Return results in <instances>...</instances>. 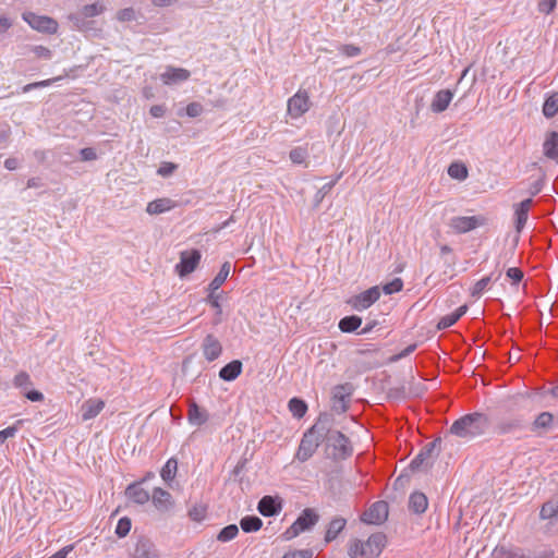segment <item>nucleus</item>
<instances>
[{
    "label": "nucleus",
    "instance_id": "1",
    "mask_svg": "<svg viewBox=\"0 0 558 558\" xmlns=\"http://www.w3.org/2000/svg\"><path fill=\"white\" fill-rule=\"evenodd\" d=\"M490 426L489 417L481 412L465 414L450 426V433L461 438H475L484 435Z\"/></svg>",
    "mask_w": 558,
    "mask_h": 558
},
{
    "label": "nucleus",
    "instance_id": "2",
    "mask_svg": "<svg viewBox=\"0 0 558 558\" xmlns=\"http://www.w3.org/2000/svg\"><path fill=\"white\" fill-rule=\"evenodd\" d=\"M386 543L385 534L375 533L366 541L352 539L348 547V554L351 558H376L381 554Z\"/></svg>",
    "mask_w": 558,
    "mask_h": 558
},
{
    "label": "nucleus",
    "instance_id": "3",
    "mask_svg": "<svg viewBox=\"0 0 558 558\" xmlns=\"http://www.w3.org/2000/svg\"><path fill=\"white\" fill-rule=\"evenodd\" d=\"M324 434L325 425L322 421H318L303 435L295 458L300 462H305L312 458L322 441H324Z\"/></svg>",
    "mask_w": 558,
    "mask_h": 558
},
{
    "label": "nucleus",
    "instance_id": "4",
    "mask_svg": "<svg viewBox=\"0 0 558 558\" xmlns=\"http://www.w3.org/2000/svg\"><path fill=\"white\" fill-rule=\"evenodd\" d=\"M324 440H326L327 447L332 448L333 459H345L353 452L350 439L339 430L325 426Z\"/></svg>",
    "mask_w": 558,
    "mask_h": 558
},
{
    "label": "nucleus",
    "instance_id": "5",
    "mask_svg": "<svg viewBox=\"0 0 558 558\" xmlns=\"http://www.w3.org/2000/svg\"><path fill=\"white\" fill-rule=\"evenodd\" d=\"M319 520L318 513L312 509L306 508L293 522V524L283 533L286 539H292L301 533L312 529Z\"/></svg>",
    "mask_w": 558,
    "mask_h": 558
},
{
    "label": "nucleus",
    "instance_id": "6",
    "mask_svg": "<svg viewBox=\"0 0 558 558\" xmlns=\"http://www.w3.org/2000/svg\"><path fill=\"white\" fill-rule=\"evenodd\" d=\"M22 17L33 29L39 33L52 35L58 32L59 24L50 16L24 12Z\"/></svg>",
    "mask_w": 558,
    "mask_h": 558
},
{
    "label": "nucleus",
    "instance_id": "7",
    "mask_svg": "<svg viewBox=\"0 0 558 558\" xmlns=\"http://www.w3.org/2000/svg\"><path fill=\"white\" fill-rule=\"evenodd\" d=\"M381 290L378 286H374L359 294L348 299L347 304L354 311L362 312L371 307L380 298Z\"/></svg>",
    "mask_w": 558,
    "mask_h": 558
},
{
    "label": "nucleus",
    "instance_id": "8",
    "mask_svg": "<svg viewBox=\"0 0 558 558\" xmlns=\"http://www.w3.org/2000/svg\"><path fill=\"white\" fill-rule=\"evenodd\" d=\"M311 105L307 90L299 89L288 99L287 112L292 119H299L310 110Z\"/></svg>",
    "mask_w": 558,
    "mask_h": 558
},
{
    "label": "nucleus",
    "instance_id": "9",
    "mask_svg": "<svg viewBox=\"0 0 558 558\" xmlns=\"http://www.w3.org/2000/svg\"><path fill=\"white\" fill-rule=\"evenodd\" d=\"M105 9V5L100 2L86 4L82 8L80 12L69 14L68 19L73 23V26L76 29L83 31L86 26L85 20L87 17L100 15L101 13H104Z\"/></svg>",
    "mask_w": 558,
    "mask_h": 558
},
{
    "label": "nucleus",
    "instance_id": "10",
    "mask_svg": "<svg viewBox=\"0 0 558 558\" xmlns=\"http://www.w3.org/2000/svg\"><path fill=\"white\" fill-rule=\"evenodd\" d=\"M440 444V438H437L427 444L410 462V469L412 471H417L421 470L424 465L432 464L433 459L438 454Z\"/></svg>",
    "mask_w": 558,
    "mask_h": 558
},
{
    "label": "nucleus",
    "instance_id": "11",
    "mask_svg": "<svg viewBox=\"0 0 558 558\" xmlns=\"http://www.w3.org/2000/svg\"><path fill=\"white\" fill-rule=\"evenodd\" d=\"M486 223L483 216H457L450 219L449 226L457 233H466Z\"/></svg>",
    "mask_w": 558,
    "mask_h": 558
},
{
    "label": "nucleus",
    "instance_id": "12",
    "mask_svg": "<svg viewBox=\"0 0 558 558\" xmlns=\"http://www.w3.org/2000/svg\"><path fill=\"white\" fill-rule=\"evenodd\" d=\"M493 558H550L546 553L535 554L514 546H496Z\"/></svg>",
    "mask_w": 558,
    "mask_h": 558
},
{
    "label": "nucleus",
    "instance_id": "13",
    "mask_svg": "<svg viewBox=\"0 0 558 558\" xmlns=\"http://www.w3.org/2000/svg\"><path fill=\"white\" fill-rule=\"evenodd\" d=\"M389 507L386 501H376L362 515L367 524H381L388 518Z\"/></svg>",
    "mask_w": 558,
    "mask_h": 558
},
{
    "label": "nucleus",
    "instance_id": "14",
    "mask_svg": "<svg viewBox=\"0 0 558 558\" xmlns=\"http://www.w3.org/2000/svg\"><path fill=\"white\" fill-rule=\"evenodd\" d=\"M201 260V253L197 250L181 253L180 263L175 270L180 277H185L193 272Z\"/></svg>",
    "mask_w": 558,
    "mask_h": 558
},
{
    "label": "nucleus",
    "instance_id": "15",
    "mask_svg": "<svg viewBox=\"0 0 558 558\" xmlns=\"http://www.w3.org/2000/svg\"><path fill=\"white\" fill-rule=\"evenodd\" d=\"M150 498L156 510L161 513L169 512L174 507V499L172 495L161 487H155Z\"/></svg>",
    "mask_w": 558,
    "mask_h": 558
},
{
    "label": "nucleus",
    "instance_id": "16",
    "mask_svg": "<svg viewBox=\"0 0 558 558\" xmlns=\"http://www.w3.org/2000/svg\"><path fill=\"white\" fill-rule=\"evenodd\" d=\"M210 414L207 409L201 407L195 400H189L186 418L190 425L201 427L208 422Z\"/></svg>",
    "mask_w": 558,
    "mask_h": 558
},
{
    "label": "nucleus",
    "instance_id": "17",
    "mask_svg": "<svg viewBox=\"0 0 558 558\" xmlns=\"http://www.w3.org/2000/svg\"><path fill=\"white\" fill-rule=\"evenodd\" d=\"M203 354L208 362H214L222 353V345L214 335H207L202 343Z\"/></svg>",
    "mask_w": 558,
    "mask_h": 558
},
{
    "label": "nucleus",
    "instance_id": "18",
    "mask_svg": "<svg viewBox=\"0 0 558 558\" xmlns=\"http://www.w3.org/2000/svg\"><path fill=\"white\" fill-rule=\"evenodd\" d=\"M282 509V501L279 497L264 496L257 505V510L264 517H274Z\"/></svg>",
    "mask_w": 558,
    "mask_h": 558
},
{
    "label": "nucleus",
    "instance_id": "19",
    "mask_svg": "<svg viewBox=\"0 0 558 558\" xmlns=\"http://www.w3.org/2000/svg\"><path fill=\"white\" fill-rule=\"evenodd\" d=\"M105 408V401L98 398H89L81 405L82 421L95 418Z\"/></svg>",
    "mask_w": 558,
    "mask_h": 558
},
{
    "label": "nucleus",
    "instance_id": "20",
    "mask_svg": "<svg viewBox=\"0 0 558 558\" xmlns=\"http://www.w3.org/2000/svg\"><path fill=\"white\" fill-rule=\"evenodd\" d=\"M125 497L130 501L141 506L147 504L150 499L149 493L142 487V482H134L128 485L125 488Z\"/></svg>",
    "mask_w": 558,
    "mask_h": 558
},
{
    "label": "nucleus",
    "instance_id": "21",
    "mask_svg": "<svg viewBox=\"0 0 558 558\" xmlns=\"http://www.w3.org/2000/svg\"><path fill=\"white\" fill-rule=\"evenodd\" d=\"M190 72L183 68L167 66L160 74V80L165 85H174L189 80Z\"/></svg>",
    "mask_w": 558,
    "mask_h": 558
},
{
    "label": "nucleus",
    "instance_id": "22",
    "mask_svg": "<svg viewBox=\"0 0 558 558\" xmlns=\"http://www.w3.org/2000/svg\"><path fill=\"white\" fill-rule=\"evenodd\" d=\"M533 204V199L526 198L518 204L513 205L514 217H515V230L517 232H521L525 227V223L529 218V211Z\"/></svg>",
    "mask_w": 558,
    "mask_h": 558
},
{
    "label": "nucleus",
    "instance_id": "23",
    "mask_svg": "<svg viewBox=\"0 0 558 558\" xmlns=\"http://www.w3.org/2000/svg\"><path fill=\"white\" fill-rule=\"evenodd\" d=\"M350 395L351 390L348 385L336 386L332 395L333 409L338 412H345Z\"/></svg>",
    "mask_w": 558,
    "mask_h": 558
},
{
    "label": "nucleus",
    "instance_id": "24",
    "mask_svg": "<svg viewBox=\"0 0 558 558\" xmlns=\"http://www.w3.org/2000/svg\"><path fill=\"white\" fill-rule=\"evenodd\" d=\"M134 558H160L155 545L147 538H140L134 548Z\"/></svg>",
    "mask_w": 558,
    "mask_h": 558
},
{
    "label": "nucleus",
    "instance_id": "25",
    "mask_svg": "<svg viewBox=\"0 0 558 558\" xmlns=\"http://www.w3.org/2000/svg\"><path fill=\"white\" fill-rule=\"evenodd\" d=\"M543 153L546 158L558 162V132L550 131L546 134Z\"/></svg>",
    "mask_w": 558,
    "mask_h": 558
},
{
    "label": "nucleus",
    "instance_id": "26",
    "mask_svg": "<svg viewBox=\"0 0 558 558\" xmlns=\"http://www.w3.org/2000/svg\"><path fill=\"white\" fill-rule=\"evenodd\" d=\"M453 98V93L450 89H441L437 92L430 104V109L435 113L445 111Z\"/></svg>",
    "mask_w": 558,
    "mask_h": 558
},
{
    "label": "nucleus",
    "instance_id": "27",
    "mask_svg": "<svg viewBox=\"0 0 558 558\" xmlns=\"http://www.w3.org/2000/svg\"><path fill=\"white\" fill-rule=\"evenodd\" d=\"M175 207V202L171 198H157L147 204L146 211L149 215H159Z\"/></svg>",
    "mask_w": 558,
    "mask_h": 558
},
{
    "label": "nucleus",
    "instance_id": "28",
    "mask_svg": "<svg viewBox=\"0 0 558 558\" xmlns=\"http://www.w3.org/2000/svg\"><path fill=\"white\" fill-rule=\"evenodd\" d=\"M522 428L521 420L519 418H504L500 420L494 427L497 435L513 434Z\"/></svg>",
    "mask_w": 558,
    "mask_h": 558
},
{
    "label": "nucleus",
    "instance_id": "29",
    "mask_svg": "<svg viewBox=\"0 0 558 558\" xmlns=\"http://www.w3.org/2000/svg\"><path fill=\"white\" fill-rule=\"evenodd\" d=\"M242 372V362L233 360L219 371V377L225 381L236 379Z\"/></svg>",
    "mask_w": 558,
    "mask_h": 558
},
{
    "label": "nucleus",
    "instance_id": "30",
    "mask_svg": "<svg viewBox=\"0 0 558 558\" xmlns=\"http://www.w3.org/2000/svg\"><path fill=\"white\" fill-rule=\"evenodd\" d=\"M428 506V500L425 494L421 492H415L410 495L409 498V509L416 513L422 514L426 511Z\"/></svg>",
    "mask_w": 558,
    "mask_h": 558
},
{
    "label": "nucleus",
    "instance_id": "31",
    "mask_svg": "<svg viewBox=\"0 0 558 558\" xmlns=\"http://www.w3.org/2000/svg\"><path fill=\"white\" fill-rule=\"evenodd\" d=\"M466 311L468 306L462 305L459 308H457L453 313L445 315L439 319L437 328L439 330H442L453 326L460 319V317H462L466 313Z\"/></svg>",
    "mask_w": 558,
    "mask_h": 558
},
{
    "label": "nucleus",
    "instance_id": "32",
    "mask_svg": "<svg viewBox=\"0 0 558 558\" xmlns=\"http://www.w3.org/2000/svg\"><path fill=\"white\" fill-rule=\"evenodd\" d=\"M347 521L343 518H335L332 519L327 527L325 541L326 543H330L337 538V536L341 533V531L345 527Z\"/></svg>",
    "mask_w": 558,
    "mask_h": 558
},
{
    "label": "nucleus",
    "instance_id": "33",
    "mask_svg": "<svg viewBox=\"0 0 558 558\" xmlns=\"http://www.w3.org/2000/svg\"><path fill=\"white\" fill-rule=\"evenodd\" d=\"M362 325V318L356 315L345 316L339 320L338 327L342 332H354Z\"/></svg>",
    "mask_w": 558,
    "mask_h": 558
},
{
    "label": "nucleus",
    "instance_id": "34",
    "mask_svg": "<svg viewBox=\"0 0 558 558\" xmlns=\"http://www.w3.org/2000/svg\"><path fill=\"white\" fill-rule=\"evenodd\" d=\"M230 268L231 266L229 262L221 265L219 272L208 284V291H217L223 284L230 274Z\"/></svg>",
    "mask_w": 558,
    "mask_h": 558
},
{
    "label": "nucleus",
    "instance_id": "35",
    "mask_svg": "<svg viewBox=\"0 0 558 558\" xmlns=\"http://www.w3.org/2000/svg\"><path fill=\"white\" fill-rule=\"evenodd\" d=\"M262 525L263 521L256 515H246L240 521V526L245 533L257 532Z\"/></svg>",
    "mask_w": 558,
    "mask_h": 558
},
{
    "label": "nucleus",
    "instance_id": "36",
    "mask_svg": "<svg viewBox=\"0 0 558 558\" xmlns=\"http://www.w3.org/2000/svg\"><path fill=\"white\" fill-rule=\"evenodd\" d=\"M558 112V93H554L545 99L543 105V114L546 118H553Z\"/></svg>",
    "mask_w": 558,
    "mask_h": 558
},
{
    "label": "nucleus",
    "instance_id": "37",
    "mask_svg": "<svg viewBox=\"0 0 558 558\" xmlns=\"http://www.w3.org/2000/svg\"><path fill=\"white\" fill-rule=\"evenodd\" d=\"M288 408L292 415L296 418L303 417L307 411L306 402L299 398L290 399Z\"/></svg>",
    "mask_w": 558,
    "mask_h": 558
},
{
    "label": "nucleus",
    "instance_id": "38",
    "mask_svg": "<svg viewBox=\"0 0 558 558\" xmlns=\"http://www.w3.org/2000/svg\"><path fill=\"white\" fill-rule=\"evenodd\" d=\"M178 470V462L174 458H170L160 471L161 478L169 483L175 477V473Z\"/></svg>",
    "mask_w": 558,
    "mask_h": 558
},
{
    "label": "nucleus",
    "instance_id": "39",
    "mask_svg": "<svg viewBox=\"0 0 558 558\" xmlns=\"http://www.w3.org/2000/svg\"><path fill=\"white\" fill-rule=\"evenodd\" d=\"M539 517L543 520L558 518V501L549 500L545 502L539 511Z\"/></svg>",
    "mask_w": 558,
    "mask_h": 558
},
{
    "label": "nucleus",
    "instance_id": "40",
    "mask_svg": "<svg viewBox=\"0 0 558 558\" xmlns=\"http://www.w3.org/2000/svg\"><path fill=\"white\" fill-rule=\"evenodd\" d=\"M187 514L192 521L202 522L207 515V506L202 502L195 504L189 509Z\"/></svg>",
    "mask_w": 558,
    "mask_h": 558
},
{
    "label": "nucleus",
    "instance_id": "41",
    "mask_svg": "<svg viewBox=\"0 0 558 558\" xmlns=\"http://www.w3.org/2000/svg\"><path fill=\"white\" fill-rule=\"evenodd\" d=\"M554 416L549 412H542L533 423V430L548 429L553 423Z\"/></svg>",
    "mask_w": 558,
    "mask_h": 558
},
{
    "label": "nucleus",
    "instance_id": "42",
    "mask_svg": "<svg viewBox=\"0 0 558 558\" xmlns=\"http://www.w3.org/2000/svg\"><path fill=\"white\" fill-rule=\"evenodd\" d=\"M492 282V276H486L476 281L473 287L471 288V296L478 299L482 296L484 291L487 289L489 283Z\"/></svg>",
    "mask_w": 558,
    "mask_h": 558
},
{
    "label": "nucleus",
    "instance_id": "43",
    "mask_svg": "<svg viewBox=\"0 0 558 558\" xmlns=\"http://www.w3.org/2000/svg\"><path fill=\"white\" fill-rule=\"evenodd\" d=\"M238 533L239 527L235 524H229L221 529L217 535V539L222 543L230 542L236 537Z\"/></svg>",
    "mask_w": 558,
    "mask_h": 558
},
{
    "label": "nucleus",
    "instance_id": "44",
    "mask_svg": "<svg viewBox=\"0 0 558 558\" xmlns=\"http://www.w3.org/2000/svg\"><path fill=\"white\" fill-rule=\"evenodd\" d=\"M448 174L452 179L464 180L468 177V169L463 163H451L448 168Z\"/></svg>",
    "mask_w": 558,
    "mask_h": 558
},
{
    "label": "nucleus",
    "instance_id": "45",
    "mask_svg": "<svg viewBox=\"0 0 558 558\" xmlns=\"http://www.w3.org/2000/svg\"><path fill=\"white\" fill-rule=\"evenodd\" d=\"M289 157L293 163L302 165L307 158V150L304 147H295L290 151Z\"/></svg>",
    "mask_w": 558,
    "mask_h": 558
},
{
    "label": "nucleus",
    "instance_id": "46",
    "mask_svg": "<svg viewBox=\"0 0 558 558\" xmlns=\"http://www.w3.org/2000/svg\"><path fill=\"white\" fill-rule=\"evenodd\" d=\"M131 525V520L128 517H123L118 521L114 532L119 537H125L130 533Z\"/></svg>",
    "mask_w": 558,
    "mask_h": 558
},
{
    "label": "nucleus",
    "instance_id": "47",
    "mask_svg": "<svg viewBox=\"0 0 558 558\" xmlns=\"http://www.w3.org/2000/svg\"><path fill=\"white\" fill-rule=\"evenodd\" d=\"M403 288V281L402 279L400 278H395L393 280H391L390 282L386 283L383 286V292L385 294H393V293H397L399 291H401Z\"/></svg>",
    "mask_w": 558,
    "mask_h": 558
},
{
    "label": "nucleus",
    "instance_id": "48",
    "mask_svg": "<svg viewBox=\"0 0 558 558\" xmlns=\"http://www.w3.org/2000/svg\"><path fill=\"white\" fill-rule=\"evenodd\" d=\"M13 384L16 388L25 389L32 385V381L29 375L26 372H20L14 376Z\"/></svg>",
    "mask_w": 558,
    "mask_h": 558
},
{
    "label": "nucleus",
    "instance_id": "49",
    "mask_svg": "<svg viewBox=\"0 0 558 558\" xmlns=\"http://www.w3.org/2000/svg\"><path fill=\"white\" fill-rule=\"evenodd\" d=\"M178 169V165L165 161L157 170V174L163 178L171 175Z\"/></svg>",
    "mask_w": 558,
    "mask_h": 558
},
{
    "label": "nucleus",
    "instance_id": "50",
    "mask_svg": "<svg viewBox=\"0 0 558 558\" xmlns=\"http://www.w3.org/2000/svg\"><path fill=\"white\" fill-rule=\"evenodd\" d=\"M339 51L341 54H343L345 57L353 58V57H357L361 53V48L355 45L348 44V45H341L339 47Z\"/></svg>",
    "mask_w": 558,
    "mask_h": 558
},
{
    "label": "nucleus",
    "instance_id": "51",
    "mask_svg": "<svg viewBox=\"0 0 558 558\" xmlns=\"http://www.w3.org/2000/svg\"><path fill=\"white\" fill-rule=\"evenodd\" d=\"M32 51L37 58L49 60L52 57V52L49 48L38 45L32 48Z\"/></svg>",
    "mask_w": 558,
    "mask_h": 558
},
{
    "label": "nucleus",
    "instance_id": "52",
    "mask_svg": "<svg viewBox=\"0 0 558 558\" xmlns=\"http://www.w3.org/2000/svg\"><path fill=\"white\" fill-rule=\"evenodd\" d=\"M203 106L199 102H191L186 106V114L191 118H196L203 113Z\"/></svg>",
    "mask_w": 558,
    "mask_h": 558
},
{
    "label": "nucleus",
    "instance_id": "53",
    "mask_svg": "<svg viewBox=\"0 0 558 558\" xmlns=\"http://www.w3.org/2000/svg\"><path fill=\"white\" fill-rule=\"evenodd\" d=\"M117 19L120 22H130L135 19V11L132 8H125L118 12Z\"/></svg>",
    "mask_w": 558,
    "mask_h": 558
},
{
    "label": "nucleus",
    "instance_id": "54",
    "mask_svg": "<svg viewBox=\"0 0 558 558\" xmlns=\"http://www.w3.org/2000/svg\"><path fill=\"white\" fill-rule=\"evenodd\" d=\"M557 0H541L538 2V11L541 13L549 14L556 8Z\"/></svg>",
    "mask_w": 558,
    "mask_h": 558
},
{
    "label": "nucleus",
    "instance_id": "55",
    "mask_svg": "<svg viewBox=\"0 0 558 558\" xmlns=\"http://www.w3.org/2000/svg\"><path fill=\"white\" fill-rule=\"evenodd\" d=\"M206 302L210 304V306L216 308L218 312H221L220 293H217V291H209Z\"/></svg>",
    "mask_w": 558,
    "mask_h": 558
},
{
    "label": "nucleus",
    "instance_id": "56",
    "mask_svg": "<svg viewBox=\"0 0 558 558\" xmlns=\"http://www.w3.org/2000/svg\"><path fill=\"white\" fill-rule=\"evenodd\" d=\"M19 428L15 425L8 426L0 430V444H3L8 438L14 437Z\"/></svg>",
    "mask_w": 558,
    "mask_h": 558
},
{
    "label": "nucleus",
    "instance_id": "57",
    "mask_svg": "<svg viewBox=\"0 0 558 558\" xmlns=\"http://www.w3.org/2000/svg\"><path fill=\"white\" fill-rule=\"evenodd\" d=\"M507 277L510 278L513 283H519L523 278V272L517 267H511L506 272Z\"/></svg>",
    "mask_w": 558,
    "mask_h": 558
},
{
    "label": "nucleus",
    "instance_id": "58",
    "mask_svg": "<svg viewBox=\"0 0 558 558\" xmlns=\"http://www.w3.org/2000/svg\"><path fill=\"white\" fill-rule=\"evenodd\" d=\"M80 155L83 161H92L97 159L96 150L92 147L82 148L80 150Z\"/></svg>",
    "mask_w": 558,
    "mask_h": 558
},
{
    "label": "nucleus",
    "instance_id": "59",
    "mask_svg": "<svg viewBox=\"0 0 558 558\" xmlns=\"http://www.w3.org/2000/svg\"><path fill=\"white\" fill-rule=\"evenodd\" d=\"M52 81L53 80H45V81L27 84V85H25L23 87V92L24 93H28V92H31L33 89H36V88L47 87V86H49L52 83Z\"/></svg>",
    "mask_w": 558,
    "mask_h": 558
},
{
    "label": "nucleus",
    "instance_id": "60",
    "mask_svg": "<svg viewBox=\"0 0 558 558\" xmlns=\"http://www.w3.org/2000/svg\"><path fill=\"white\" fill-rule=\"evenodd\" d=\"M311 550H294L287 553L282 558H311Z\"/></svg>",
    "mask_w": 558,
    "mask_h": 558
},
{
    "label": "nucleus",
    "instance_id": "61",
    "mask_svg": "<svg viewBox=\"0 0 558 558\" xmlns=\"http://www.w3.org/2000/svg\"><path fill=\"white\" fill-rule=\"evenodd\" d=\"M24 396L32 402H40L44 400V395L38 390L25 391Z\"/></svg>",
    "mask_w": 558,
    "mask_h": 558
},
{
    "label": "nucleus",
    "instance_id": "62",
    "mask_svg": "<svg viewBox=\"0 0 558 558\" xmlns=\"http://www.w3.org/2000/svg\"><path fill=\"white\" fill-rule=\"evenodd\" d=\"M74 549V545L71 544V545H66L64 547H62L60 550H58L57 553H54L53 555H51L50 557L48 558H66V556Z\"/></svg>",
    "mask_w": 558,
    "mask_h": 558
},
{
    "label": "nucleus",
    "instance_id": "63",
    "mask_svg": "<svg viewBox=\"0 0 558 558\" xmlns=\"http://www.w3.org/2000/svg\"><path fill=\"white\" fill-rule=\"evenodd\" d=\"M33 156L37 162L44 163L49 156V151L43 150V149H36V150H34Z\"/></svg>",
    "mask_w": 558,
    "mask_h": 558
},
{
    "label": "nucleus",
    "instance_id": "64",
    "mask_svg": "<svg viewBox=\"0 0 558 558\" xmlns=\"http://www.w3.org/2000/svg\"><path fill=\"white\" fill-rule=\"evenodd\" d=\"M149 112L154 118H161L163 117L166 110L163 106L155 105L150 108Z\"/></svg>",
    "mask_w": 558,
    "mask_h": 558
}]
</instances>
